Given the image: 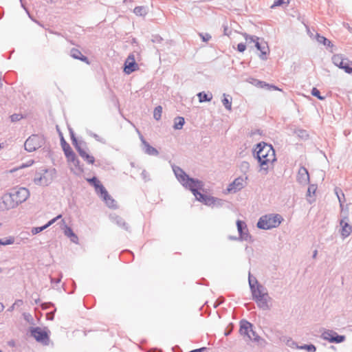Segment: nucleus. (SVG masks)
Segmentation results:
<instances>
[{
  "instance_id": "37998d69",
  "label": "nucleus",
  "mask_w": 352,
  "mask_h": 352,
  "mask_svg": "<svg viewBox=\"0 0 352 352\" xmlns=\"http://www.w3.org/2000/svg\"><path fill=\"white\" fill-rule=\"evenodd\" d=\"M8 344L11 347L15 346V342L14 340H10L8 342Z\"/></svg>"
},
{
  "instance_id": "864d4df0",
  "label": "nucleus",
  "mask_w": 352,
  "mask_h": 352,
  "mask_svg": "<svg viewBox=\"0 0 352 352\" xmlns=\"http://www.w3.org/2000/svg\"><path fill=\"white\" fill-rule=\"evenodd\" d=\"M316 254H317V251H315L314 254V257H316Z\"/></svg>"
},
{
  "instance_id": "bb28decb",
  "label": "nucleus",
  "mask_w": 352,
  "mask_h": 352,
  "mask_svg": "<svg viewBox=\"0 0 352 352\" xmlns=\"http://www.w3.org/2000/svg\"><path fill=\"white\" fill-rule=\"evenodd\" d=\"M250 284H251L250 282ZM250 286L252 291L253 298L258 297V296H262V294H265L264 292H262L261 287L257 286L256 287H254L252 285H250Z\"/></svg>"
},
{
  "instance_id": "393cba45",
  "label": "nucleus",
  "mask_w": 352,
  "mask_h": 352,
  "mask_svg": "<svg viewBox=\"0 0 352 352\" xmlns=\"http://www.w3.org/2000/svg\"><path fill=\"white\" fill-rule=\"evenodd\" d=\"M298 349L305 350L307 352H316V347L313 344L299 345Z\"/></svg>"
},
{
  "instance_id": "dca6fc26",
  "label": "nucleus",
  "mask_w": 352,
  "mask_h": 352,
  "mask_svg": "<svg viewBox=\"0 0 352 352\" xmlns=\"http://www.w3.org/2000/svg\"><path fill=\"white\" fill-rule=\"evenodd\" d=\"M334 63L338 66L339 67L344 69V71L348 74L352 73V68L349 67L347 63L340 56H334L333 58Z\"/></svg>"
},
{
  "instance_id": "3c124183",
  "label": "nucleus",
  "mask_w": 352,
  "mask_h": 352,
  "mask_svg": "<svg viewBox=\"0 0 352 352\" xmlns=\"http://www.w3.org/2000/svg\"><path fill=\"white\" fill-rule=\"evenodd\" d=\"M311 190H315V188H314V186L309 188L308 192H310Z\"/></svg>"
},
{
  "instance_id": "6ab92c4d",
  "label": "nucleus",
  "mask_w": 352,
  "mask_h": 352,
  "mask_svg": "<svg viewBox=\"0 0 352 352\" xmlns=\"http://www.w3.org/2000/svg\"><path fill=\"white\" fill-rule=\"evenodd\" d=\"M236 226H237V229L240 234L241 237L245 240H247L248 238V228H247V226H246L245 223L241 220H238L236 221Z\"/></svg>"
},
{
  "instance_id": "f704fd0d",
  "label": "nucleus",
  "mask_w": 352,
  "mask_h": 352,
  "mask_svg": "<svg viewBox=\"0 0 352 352\" xmlns=\"http://www.w3.org/2000/svg\"><path fill=\"white\" fill-rule=\"evenodd\" d=\"M14 242V238L12 236H10L9 238H6L5 239L0 240V245H6L13 244Z\"/></svg>"
},
{
  "instance_id": "f03ea898",
  "label": "nucleus",
  "mask_w": 352,
  "mask_h": 352,
  "mask_svg": "<svg viewBox=\"0 0 352 352\" xmlns=\"http://www.w3.org/2000/svg\"><path fill=\"white\" fill-rule=\"evenodd\" d=\"M254 151L261 169L267 170L273 168L276 159L275 151L272 145L261 142L256 145Z\"/></svg>"
},
{
  "instance_id": "4be33fe9",
  "label": "nucleus",
  "mask_w": 352,
  "mask_h": 352,
  "mask_svg": "<svg viewBox=\"0 0 352 352\" xmlns=\"http://www.w3.org/2000/svg\"><path fill=\"white\" fill-rule=\"evenodd\" d=\"M62 215L61 214H59L56 217L52 219V220H50L47 224H45V226H42V227H37V228H34L32 229V232L34 234H38L40 232L43 231V230H45V228H47V227H49L50 226H51L52 224H53L56 220H58V219L61 218Z\"/></svg>"
},
{
  "instance_id": "5fc2aeb1",
  "label": "nucleus",
  "mask_w": 352,
  "mask_h": 352,
  "mask_svg": "<svg viewBox=\"0 0 352 352\" xmlns=\"http://www.w3.org/2000/svg\"><path fill=\"white\" fill-rule=\"evenodd\" d=\"M32 330L37 331V330H38V328L33 329Z\"/></svg>"
},
{
  "instance_id": "4d7b16f0",
  "label": "nucleus",
  "mask_w": 352,
  "mask_h": 352,
  "mask_svg": "<svg viewBox=\"0 0 352 352\" xmlns=\"http://www.w3.org/2000/svg\"><path fill=\"white\" fill-rule=\"evenodd\" d=\"M0 352H2V351H1V350H0Z\"/></svg>"
},
{
  "instance_id": "6e6d98bb",
  "label": "nucleus",
  "mask_w": 352,
  "mask_h": 352,
  "mask_svg": "<svg viewBox=\"0 0 352 352\" xmlns=\"http://www.w3.org/2000/svg\"><path fill=\"white\" fill-rule=\"evenodd\" d=\"M12 120H14V116H12Z\"/></svg>"
},
{
  "instance_id": "8fccbe9b",
  "label": "nucleus",
  "mask_w": 352,
  "mask_h": 352,
  "mask_svg": "<svg viewBox=\"0 0 352 352\" xmlns=\"http://www.w3.org/2000/svg\"><path fill=\"white\" fill-rule=\"evenodd\" d=\"M311 190H315V188H314V186L309 188L308 192H310Z\"/></svg>"
},
{
  "instance_id": "5701e85b",
  "label": "nucleus",
  "mask_w": 352,
  "mask_h": 352,
  "mask_svg": "<svg viewBox=\"0 0 352 352\" xmlns=\"http://www.w3.org/2000/svg\"><path fill=\"white\" fill-rule=\"evenodd\" d=\"M64 234L65 236H67V237H69L71 241H72L73 243H78V238L74 233V232L69 227H68L67 226H65V228L64 229Z\"/></svg>"
},
{
  "instance_id": "2eb2a0df",
  "label": "nucleus",
  "mask_w": 352,
  "mask_h": 352,
  "mask_svg": "<svg viewBox=\"0 0 352 352\" xmlns=\"http://www.w3.org/2000/svg\"><path fill=\"white\" fill-rule=\"evenodd\" d=\"M74 145L82 158L86 160L89 164H92L94 163L95 159L94 156L90 155L85 149L82 148L76 139H74Z\"/></svg>"
},
{
  "instance_id": "e433bc0d",
  "label": "nucleus",
  "mask_w": 352,
  "mask_h": 352,
  "mask_svg": "<svg viewBox=\"0 0 352 352\" xmlns=\"http://www.w3.org/2000/svg\"><path fill=\"white\" fill-rule=\"evenodd\" d=\"M311 94L316 97H317L319 100H323L324 99V97L321 96H320V91L316 88V87H314L311 90Z\"/></svg>"
},
{
  "instance_id": "4468645a",
  "label": "nucleus",
  "mask_w": 352,
  "mask_h": 352,
  "mask_svg": "<svg viewBox=\"0 0 352 352\" xmlns=\"http://www.w3.org/2000/svg\"><path fill=\"white\" fill-rule=\"evenodd\" d=\"M2 208L6 210L14 208L18 206L17 201H15L14 197L12 196V193L5 194L2 197Z\"/></svg>"
},
{
  "instance_id": "4c0bfd02",
  "label": "nucleus",
  "mask_w": 352,
  "mask_h": 352,
  "mask_svg": "<svg viewBox=\"0 0 352 352\" xmlns=\"http://www.w3.org/2000/svg\"><path fill=\"white\" fill-rule=\"evenodd\" d=\"M222 102L223 104V105L226 107V109H228V110H230L231 109V107H232V103L229 100L228 98H224L222 100Z\"/></svg>"
},
{
  "instance_id": "473e14b6",
  "label": "nucleus",
  "mask_w": 352,
  "mask_h": 352,
  "mask_svg": "<svg viewBox=\"0 0 352 352\" xmlns=\"http://www.w3.org/2000/svg\"><path fill=\"white\" fill-rule=\"evenodd\" d=\"M317 41L319 43H322L324 45L329 46L331 45L330 41L322 36H320L319 34L317 35Z\"/></svg>"
},
{
  "instance_id": "2f4dec72",
  "label": "nucleus",
  "mask_w": 352,
  "mask_h": 352,
  "mask_svg": "<svg viewBox=\"0 0 352 352\" xmlns=\"http://www.w3.org/2000/svg\"><path fill=\"white\" fill-rule=\"evenodd\" d=\"M133 12L136 15H140V16L144 15L146 13V9L143 6H138V7L135 8L133 10Z\"/></svg>"
},
{
  "instance_id": "c03bdc74",
  "label": "nucleus",
  "mask_w": 352,
  "mask_h": 352,
  "mask_svg": "<svg viewBox=\"0 0 352 352\" xmlns=\"http://www.w3.org/2000/svg\"><path fill=\"white\" fill-rule=\"evenodd\" d=\"M4 309V305L3 303L0 302V312H1Z\"/></svg>"
},
{
  "instance_id": "a19ab883",
  "label": "nucleus",
  "mask_w": 352,
  "mask_h": 352,
  "mask_svg": "<svg viewBox=\"0 0 352 352\" xmlns=\"http://www.w3.org/2000/svg\"><path fill=\"white\" fill-rule=\"evenodd\" d=\"M246 49V45L244 43H239L237 45V50L240 52H243Z\"/></svg>"
},
{
  "instance_id": "ea45409f",
  "label": "nucleus",
  "mask_w": 352,
  "mask_h": 352,
  "mask_svg": "<svg viewBox=\"0 0 352 352\" xmlns=\"http://www.w3.org/2000/svg\"><path fill=\"white\" fill-rule=\"evenodd\" d=\"M199 36H201V38H202V40L204 42H207L208 41H209L211 38V36L208 34H200Z\"/></svg>"
},
{
  "instance_id": "de8ad7c7",
  "label": "nucleus",
  "mask_w": 352,
  "mask_h": 352,
  "mask_svg": "<svg viewBox=\"0 0 352 352\" xmlns=\"http://www.w3.org/2000/svg\"><path fill=\"white\" fill-rule=\"evenodd\" d=\"M336 194L338 195V198L339 201L341 202V198H340V195H338V192L337 190H336Z\"/></svg>"
},
{
  "instance_id": "0eeeda50",
  "label": "nucleus",
  "mask_w": 352,
  "mask_h": 352,
  "mask_svg": "<svg viewBox=\"0 0 352 352\" xmlns=\"http://www.w3.org/2000/svg\"><path fill=\"white\" fill-rule=\"evenodd\" d=\"M44 143V139L38 135L29 137L24 144L25 149L29 152H33L41 147Z\"/></svg>"
},
{
  "instance_id": "f3484780",
  "label": "nucleus",
  "mask_w": 352,
  "mask_h": 352,
  "mask_svg": "<svg viewBox=\"0 0 352 352\" xmlns=\"http://www.w3.org/2000/svg\"><path fill=\"white\" fill-rule=\"evenodd\" d=\"M297 180L301 184H307L309 181V175L305 167H300L297 175Z\"/></svg>"
},
{
  "instance_id": "20e7f679",
  "label": "nucleus",
  "mask_w": 352,
  "mask_h": 352,
  "mask_svg": "<svg viewBox=\"0 0 352 352\" xmlns=\"http://www.w3.org/2000/svg\"><path fill=\"white\" fill-rule=\"evenodd\" d=\"M61 146L67 162L73 166H74L77 171L82 172V168L80 166V162L76 157V154L73 151L69 144L67 143L63 138L61 140Z\"/></svg>"
},
{
  "instance_id": "49530a36",
  "label": "nucleus",
  "mask_w": 352,
  "mask_h": 352,
  "mask_svg": "<svg viewBox=\"0 0 352 352\" xmlns=\"http://www.w3.org/2000/svg\"><path fill=\"white\" fill-rule=\"evenodd\" d=\"M270 88L273 89L274 90H280V89L275 86H270Z\"/></svg>"
},
{
  "instance_id": "412c9836",
  "label": "nucleus",
  "mask_w": 352,
  "mask_h": 352,
  "mask_svg": "<svg viewBox=\"0 0 352 352\" xmlns=\"http://www.w3.org/2000/svg\"><path fill=\"white\" fill-rule=\"evenodd\" d=\"M70 55L74 58L79 59V60L86 63L87 64H89V61L88 58L86 56H83L82 54V53L80 52V51L78 50V49H76V48L72 49L71 52H70Z\"/></svg>"
},
{
  "instance_id": "a211bd4d",
  "label": "nucleus",
  "mask_w": 352,
  "mask_h": 352,
  "mask_svg": "<svg viewBox=\"0 0 352 352\" xmlns=\"http://www.w3.org/2000/svg\"><path fill=\"white\" fill-rule=\"evenodd\" d=\"M253 299L257 302L260 307L263 309H267L268 307L270 297L267 294H262V296H258Z\"/></svg>"
},
{
  "instance_id": "72a5a7b5",
  "label": "nucleus",
  "mask_w": 352,
  "mask_h": 352,
  "mask_svg": "<svg viewBox=\"0 0 352 352\" xmlns=\"http://www.w3.org/2000/svg\"><path fill=\"white\" fill-rule=\"evenodd\" d=\"M34 163V161L33 160H31V161H29L28 163L26 164H21L19 167L18 168H14L13 169H11L10 170V173H14L19 169H21V168H27V167H29L30 166H32Z\"/></svg>"
},
{
  "instance_id": "79ce46f5",
  "label": "nucleus",
  "mask_w": 352,
  "mask_h": 352,
  "mask_svg": "<svg viewBox=\"0 0 352 352\" xmlns=\"http://www.w3.org/2000/svg\"><path fill=\"white\" fill-rule=\"evenodd\" d=\"M207 347H201V348H199V349H193V350H191L188 352H204V351H207Z\"/></svg>"
},
{
  "instance_id": "6e6552de",
  "label": "nucleus",
  "mask_w": 352,
  "mask_h": 352,
  "mask_svg": "<svg viewBox=\"0 0 352 352\" xmlns=\"http://www.w3.org/2000/svg\"><path fill=\"white\" fill-rule=\"evenodd\" d=\"M51 331H28L29 337L34 338L38 342L44 346H48L50 343V334Z\"/></svg>"
},
{
  "instance_id": "58836bf2",
  "label": "nucleus",
  "mask_w": 352,
  "mask_h": 352,
  "mask_svg": "<svg viewBox=\"0 0 352 352\" xmlns=\"http://www.w3.org/2000/svg\"><path fill=\"white\" fill-rule=\"evenodd\" d=\"M146 146H147L146 151L148 154H157V151L155 148H153L149 145H146Z\"/></svg>"
},
{
  "instance_id": "39448f33",
  "label": "nucleus",
  "mask_w": 352,
  "mask_h": 352,
  "mask_svg": "<svg viewBox=\"0 0 352 352\" xmlns=\"http://www.w3.org/2000/svg\"><path fill=\"white\" fill-rule=\"evenodd\" d=\"M243 36H244L246 43H254L255 46L257 48L258 50L261 52V54L259 55V57L265 60L267 58L266 56L270 53V49L267 45V43L265 41L260 43L258 41L259 38L258 37H254L253 36H250L246 33L243 34Z\"/></svg>"
},
{
  "instance_id": "a18cd8bd",
  "label": "nucleus",
  "mask_w": 352,
  "mask_h": 352,
  "mask_svg": "<svg viewBox=\"0 0 352 352\" xmlns=\"http://www.w3.org/2000/svg\"><path fill=\"white\" fill-rule=\"evenodd\" d=\"M231 332H232V331H224V336H230V335Z\"/></svg>"
},
{
  "instance_id": "f8f14e48",
  "label": "nucleus",
  "mask_w": 352,
  "mask_h": 352,
  "mask_svg": "<svg viewBox=\"0 0 352 352\" xmlns=\"http://www.w3.org/2000/svg\"><path fill=\"white\" fill-rule=\"evenodd\" d=\"M12 193L15 201H17V204L24 202L30 196L29 190L25 188H19Z\"/></svg>"
},
{
  "instance_id": "9b49d317",
  "label": "nucleus",
  "mask_w": 352,
  "mask_h": 352,
  "mask_svg": "<svg viewBox=\"0 0 352 352\" xmlns=\"http://www.w3.org/2000/svg\"><path fill=\"white\" fill-rule=\"evenodd\" d=\"M322 338L331 343H341L344 341L345 336L338 335L336 331H322Z\"/></svg>"
},
{
  "instance_id": "aec40b11",
  "label": "nucleus",
  "mask_w": 352,
  "mask_h": 352,
  "mask_svg": "<svg viewBox=\"0 0 352 352\" xmlns=\"http://www.w3.org/2000/svg\"><path fill=\"white\" fill-rule=\"evenodd\" d=\"M340 226L342 227V236L343 237H347L348 236H349L352 231V227L350 225H349V223L344 219L340 221Z\"/></svg>"
},
{
  "instance_id": "c9c22d12",
  "label": "nucleus",
  "mask_w": 352,
  "mask_h": 352,
  "mask_svg": "<svg viewBox=\"0 0 352 352\" xmlns=\"http://www.w3.org/2000/svg\"><path fill=\"white\" fill-rule=\"evenodd\" d=\"M286 345L292 349H298L299 345L292 338H288L286 340Z\"/></svg>"
},
{
  "instance_id": "cd10ccee",
  "label": "nucleus",
  "mask_w": 352,
  "mask_h": 352,
  "mask_svg": "<svg viewBox=\"0 0 352 352\" xmlns=\"http://www.w3.org/2000/svg\"><path fill=\"white\" fill-rule=\"evenodd\" d=\"M162 107L161 106H157V107H155V109H154V112H153V116H154L155 119L157 120H160V118L162 117Z\"/></svg>"
},
{
  "instance_id": "f257e3e1",
  "label": "nucleus",
  "mask_w": 352,
  "mask_h": 352,
  "mask_svg": "<svg viewBox=\"0 0 352 352\" xmlns=\"http://www.w3.org/2000/svg\"><path fill=\"white\" fill-rule=\"evenodd\" d=\"M175 173L179 181L183 186L186 188H188L192 191L198 201L208 206L215 204L216 200L213 197L204 195L198 191V190H201L203 186L201 182L189 178L182 169L178 168L175 170Z\"/></svg>"
},
{
  "instance_id": "1a4fd4ad",
  "label": "nucleus",
  "mask_w": 352,
  "mask_h": 352,
  "mask_svg": "<svg viewBox=\"0 0 352 352\" xmlns=\"http://www.w3.org/2000/svg\"><path fill=\"white\" fill-rule=\"evenodd\" d=\"M87 182L93 185L97 192L100 194V196L103 198L105 201L111 199L110 196L105 188L101 184L100 182L95 177L91 179H87Z\"/></svg>"
},
{
  "instance_id": "c756f323",
  "label": "nucleus",
  "mask_w": 352,
  "mask_h": 352,
  "mask_svg": "<svg viewBox=\"0 0 352 352\" xmlns=\"http://www.w3.org/2000/svg\"><path fill=\"white\" fill-rule=\"evenodd\" d=\"M289 3V0H275L274 3L271 6V8H274L277 6H280L283 5H288Z\"/></svg>"
},
{
  "instance_id": "a878e982",
  "label": "nucleus",
  "mask_w": 352,
  "mask_h": 352,
  "mask_svg": "<svg viewBox=\"0 0 352 352\" xmlns=\"http://www.w3.org/2000/svg\"><path fill=\"white\" fill-rule=\"evenodd\" d=\"M184 118L183 117H177L175 119L174 129H181L184 124Z\"/></svg>"
},
{
  "instance_id": "ddd939ff",
  "label": "nucleus",
  "mask_w": 352,
  "mask_h": 352,
  "mask_svg": "<svg viewBox=\"0 0 352 352\" xmlns=\"http://www.w3.org/2000/svg\"><path fill=\"white\" fill-rule=\"evenodd\" d=\"M139 69L138 65L135 62V58L133 54H130L125 60L124 71L126 74H130L131 73Z\"/></svg>"
},
{
  "instance_id": "c85d7f7f",
  "label": "nucleus",
  "mask_w": 352,
  "mask_h": 352,
  "mask_svg": "<svg viewBox=\"0 0 352 352\" xmlns=\"http://www.w3.org/2000/svg\"><path fill=\"white\" fill-rule=\"evenodd\" d=\"M241 187V184L239 179H235L233 183L230 185V188L228 189L229 190L236 191V190L240 189Z\"/></svg>"
},
{
  "instance_id": "7ed1b4c3",
  "label": "nucleus",
  "mask_w": 352,
  "mask_h": 352,
  "mask_svg": "<svg viewBox=\"0 0 352 352\" xmlns=\"http://www.w3.org/2000/svg\"><path fill=\"white\" fill-rule=\"evenodd\" d=\"M283 219L279 214H268L263 216L258 221L257 226L259 228L268 230L278 227Z\"/></svg>"
},
{
  "instance_id": "423d86ee",
  "label": "nucleus",
  "mask_w": 352,
  "mask_h": 352,
  "mask_svg": "<svg viewBox=\"0 0 352 352\" xmlns=\"http://www.w3.org/2000/svg\"><path fill=\"white\" fill-rule=\"evenodd\" d=\"M55 170H43L34 179V182L40 186H47L54 180Z\"/></svg>"
},
{
  "instance_id": "b1692460",
  "label": "nucleus",
  "mask_w": 352,
  "mask_h": 352,
  "mask_svg": "<svg viewBox=\"0 0 352 352\" xmlns=\"http://www.w3.org/2000/svg\"><path fill=\"white\" fill-rule=\"evenodd\" d=\"M197 96L199 98V101L200 102H209L212 98V94H206L204 92H200L197 94Z\"/></svg>"
},
{
  "instance_id": "7c9ffc66",
  "label": "nucleus",
  "mask_w": 352,
  "mask_h": 352,
  "mask_svg": "<svg viewBox=\"0 0 352 352\" xmlns=\"http://www.w3.org/2000/svg\"><path fill=\"white\" fill-rule=\"evenodd\" d=\"M252 324L247 320H241L240 323V330H248L251 329Z\"/></svg>"
},
{
  "instance_id": "09e8293b",
  "label": "nucleus",
  "mask_w": 352,
  "mask_h": 352,
  "mask_svg": "<svg viewBox=\"0 0 352 352\" xmlns=\"http://www.w3.org/2000/svg\"><path fill=\"white\" fill-rule=\"evenodd\" d=\"M311 190H315V188H314V186L309 188L308 192H310Z\"/></svg>"
},
{
  "instance_id": "603ef678",
  "label": "nucleus",
  "mask_w": 352,
  "mask_h": 352,
  "mask_svg": "<svg viewBox=\"0 0 352 352\" xmlns=\"http://www.w3.org/2000/svg\"><path fill=\"white\" fill-rule=\"evenodd\" d=\"M228 328H230V330H231L232 329H233V325H232V324H230V326H229V327H228Z\"/></svg>"
},
{
  "instance_id": "9d476101",
  "label": "nucleus",
  "mask_w": 352,
  "mask_h": 352,
  "mask_svg": "<svg viewBox=\"0 0 352 352\" xmlns=\"http://www.w3.org/2000/svg\"><path fill=\"white\" fill-rule=\"evenodd\" d=\"M243 339L248 342L249 341H253L257 342L258 345L263 346H265V341L261 338L257 333L256 331H239Z\"/></svg>"
}]
</instances>
